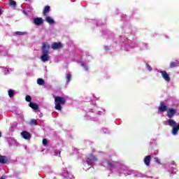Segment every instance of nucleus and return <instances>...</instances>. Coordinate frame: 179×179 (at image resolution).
<instances>
[{
	"mask_svg": "<svg viewBox=\"0 0 179 179\" xmlns=\"http://www.w3.org/2000/svg\"><path fill=\"white\" fill-rule=\"evenodd\" d=\"M71 79H72V75L71 73H68L66 76V83H69L71 82Z\"/></svg>",
	"mask_w": 179,
	"mask_h": 179,
	"instance_id": "aec40b11",
	"label": "nucleus"
},
{
	"mask_svg": "<svg viewBox=\"0 0 179 179\" xmlns=\"http://www.w3.org/2000/svg\"><path fill=\"white\" fill-rule=\"evenodd\" d=\"M15 34H17V36H24V34H26V32L15 31Z\"/></svg>",
	"mask_w": 179,
	"mask_h": 179,
	"instance_id": "bb28decb",
	"label": "nucleus"
},
{
	"mask_svg": "<svg viewBox=\"0 0 179 179\" xmlns=\"http://www.w3.org/2000/svg\"><path fill=\"white\" fill-rule=\"evenodd\" d=\"M9 159H8V157L0 155V164H6Z\"/></svg>",
	"mask_w": 179,
	"mask_h": 179,
	"instance_id": "9b49d317",
	"label": "nucleus"
},
{
	"mask_svg": "<svg viewBox=\"0 0 179 179\" xmlns=\"http://www.w3.org/2000/svg\"><path fill=\"white\" fill-rule=\"evenodd\" d=\"M86 162L87 164L90 166V164H93V163H96V162H97V158L92 154H89L88 157L86 158Z\"/></svg>",
	"mask_w": 179,
	"mask_h": 179,
	"instance_id": "f03ea898",
	"label": "nucleus"
},
{
	"mask_svg": "<svg viewBox=\"0 0 179 179\" xmlns=\"http://www.w3.org/2000/svg\"><path fill=\"white\" fill-rule=\"evenodd\" d=\"M178 130H179L178 126H177V127L173 126V127L172 129V134L177 135V134H178Z\"/></svg>",
	"mask_w": 179,
	"mask_h": 179,
	"instance_id": "a211bd4d",
	"label": "nucleus"
},
{
	"mask_svg": "<svg viewBox=\"0 0 179 179\" xmlns=\"http://www.w3.org/2000/svg\"><path fill=\"white\" fill-rule=\"evenodd\" d=\"M29 124L30 125H37V120L36 119H31Z\"/></svg>",
	"mask_w": 179,
	"mask_h": 179,
	"instance_id": "b1692460",
	"label": "nucleus"
},
{
	"mask_svg": "<svg viewBox=\"0 0 179 179\" xmlns=\"http://www.w3.org/2000/svg\"><path fill=\"white\" fill-rule=\"evenodd\" d=\"M48 143V141L46 140V138L43 139V145L45 146Z\"/></svg>",
	"mask_w": 179,
	"mask_h": 179,
	"instance_id": "cd10ccee",
	"label": "nucleus"
},
{
	"mask_svg": "<svg viewBox=\"0 0 179 179\" xmlns=\"http://www.w3.org/2000/svg\"><path fill=\"white\" fill-rule=\"evenodd\" d=\"M34 23L36 24V26H40L44 23V20H43L41 17H35L34 18Z\"/></svg>",
	"mask_w": 179,
	"mask_h": 179,
	"instance_id": "0eeeda50",
	"label": "nucleus"
},
{
	"mask_svg": "<svg viewBox=\"0 0 179 179\" xmlns=\"http://www.w3.org/2000/svg\"><path fill=\"white\" fill-rule=\"evenodd\" d=\"M2 136V132L0 131V138Z\"/></svg>",
	"mask_w": 179,
	"mask_h": 179,
	"instance_id": "72a5a7b5",
	"label": "nucleus"
},
{
	"mask_svg": "<svg viewBox=\"0 0 179 179\" xmlns=\"http://www.w3.org/2000/svg\"><path fill=\"white\" fill-rule=\"evenodd\" d=\"M0 179H5V176H1Z\"/></svg>",
	"mask_w": 179,
	"mask_h": 179,
	"instance_id": "473e14b6",
	"label": "nucleus"
},
{
	"mask_svg": "<svg viewBox=\"0 0 179 179\" xmlns=\"http://www.w3.org/2000/svg\"><path fill=\"white\" fill-rule=\"evenodd\" d=\"M22 13H23V15H25V16H27V15H28L27 11H26L24 10L22 11Z\"/></svg>",
	"mask_w": 179,
	"mask_h": 179,
	"instance_id": "7c9ffc66",
	"label": "nucleus"
},
{
	"mask_svg": "<svg viewBox=\"0 0 179 179\" xmlns=\"http://www.w3.org/2000/svg\"><path fill=\"white\" fill-rule=\"evenodd\" d=\"M29 107L32 108V110H34L35 111H37V110H38V105L34 102L29 103Z\"/></svg>",
	"mask_w": 179,
	"mask_h": 179,
	"instance_id": "4468645a",
	"label": "nucleus"
},
{
	"mask_svg": "<svg viewBox=\"0 0 179 179\" xmlns=\"http://www.w3.org/2000/svg\"><path fill=\"white\" fill-rule=\"evenodd\" d=\"M154 160H155V163H157V164H160V160L159 159V158L155 157V158H154Z\"/></svg>",
	"mask_w": 179,
	"mask_h": 179,
	"instance_id": "c85d7f7f",
	"label": "nucleus"
},
{
	"mask_svg": "<svg viewBox=\"0 0 179 179\" xmlns=\"http://www.w3.org/2000/svg\"><path fill=\"white\" fill-rule=\"evenodd\" d=\"M65 98L62 96H55V110H58V111H61L62 110V106L65 104Z\"/></svg>",
	"mask_w": 179,
	"mask_h": 179,
	"instance_id": "f257e3e1",
	"label": "nucleus"
},
{
	"mask_svg": "<svg viewBox=\"0 0 179 179\" xmlns=\"http://www.w3.org/2000/svg\"><path fill=\"white\" fill-rule=\"evenodd\" d=\"M2 15V9L0 7V16Z\"/></svg>",
	"mask_w": 179,
	"mask_h": 179,
	"instance_id": "2f4dec72",
	"label": "nucleus"
},
{
	"mask_svg": "<svg viewBox=\"0 0 179 179\" xmlns=\"http://www.w3.org/2000/svg\"><path fill=\"white\" fill-rule=\"evenodd\" d=\"M25 100L28 103H30V101H31V96H30V95H27L25 97Z\"/></svg>",
	"mask_w": 179,
	"mask_h": 179,
	"instance_id": "a878e982",
	"label": "nucleus"
},
{
	"mask_svg": "<svg viewBox=\"0 0 179 179\" xmlns=\"http://www.w3.org/2000/svg\"><path fill=\"white\" fill-rule=\"evenodd\" d=\"M150 160H152V156L147 155L144 158V163L145 166H150Z\"/></svg>",
	"mask_w": 179,
	"mask_h": 179,
	"instance_id": "f8f14e48",
	"label": "nucleus"
},
{
	"mask_svg": "<svg viewBox=\"0 0 179 179\" xmlns=\"http://www.w3.org/2000/svg\"><path fill=\"white\" fill-rule=\"evenodd\" d=\"M10 6H13V8L16 7V2L14 0H8Z\"/></svg>",
	"mask_w": 179,
	"mask_h": 179,
	"instance_id": "412c9836",
	"label": "nucleus"
},
{
	"mask_svg": "<svg viewBox=\"0 0 179 179\" xmlns=\"http://www.w3.org/2000/svg\"><path fill=\"white\" fill-rule=\"evenodd\" d=\"M81 66L85 69V71H88L89 70V66H87V65L86 64L82 63Z\"/></svg>",
	"mask_w": 179,
	"mask_h": 179,
	"instance_id": "393cba45",
	"label": "nucleus"
},
{
	"mask_svg": "<svg viewBox=\"0 0 179 179\" xmlns=\"http://www.w3.org/2000/svg\"><path fill=\"white\" fill-rule=\"evenodd\" d=\"M45 20L48 23H49V24H54V23H55V21H54L51 17H46Z\"/></svg>",
	"mask_w": 179,
	"mask_h": 179,
	"instance_id": "f3484780",
	"label": "nucleus"
},
{
	"mask_svg": "<svg viewBox=\"0 0 179 179\" xmlns=\"http://www.w3.org/2000/svg\"><path fill=\"white\" fill-rule=\"evenodd\" d=\"M158 111H161V113L167 111V106L164 105V102H160Z\"/></svg>",
	"mask_w": 179,
	"mask_h": 179,
	"instance_id": "6e6552de",
	"label": "nucleus"
},
{
	"mask_svg": "<svg viewBox=\"0 0 179 179\" xmlns=\"http://www.w3.org/2000/svg\"><path fill=\"white\" fill-rule=\"evenodd\" d=\"M178 60H176V62H171L169 64V68L173 69V68H177L178 66Z\"/></svg>",
	"mask_w": 179,
	"mask_h": 179,
	"instance_id": "2eb2a0df",
	"label": "nucleus"
},
{
	"mask_svg": "<svg viewBox=\"0 0 179 179\" xmlns=\"http://www.w3.org/2000/svg\"><path fill=\"white\" fill-rule=\"evenodd\" d=\"M37 83L38 85H39V86H43V85H45V81H44V79L43 78H38Z\"/></svg>",
	"mask_w": 179,
	"mask_h": 179,
	"instance_id": "6ab92c4d",
	"label": "nucleus"
},
{
	"mask_svg": "<svg viewBox=\"0 0 179 179\" xmlns=\"http://www.w3.org/2000/svg\"><path fill=\"white\" fill-rule=\"evenodd\" d=\"M21 135L22 136V138H24V139H30V138H31V134H30V133H29V131H22L21 132Z\"/></svg>",
	"mask_w": 179,
	"mask_h": 179,
	"instance_id": "9d476101",
	"label": "nucleus"
},
{
	"mask_svg": "<svg viewBox=\"0 0 179 179\" xmlns=\"http://www.w3.org/2000/svg\"><path fill=\"white\" fill-rule=\"evenodd\" d=\"M178 65H179V62H178Z\"/></svg>",
	"mask_w": 179,
	"mask_h": 179,
	"instance_id": "f704fd0d",
	"label": "nucleus"
},
{
	"mask_svg": "<svg viewBox=\"0 0 179 179\" xmlns=\"http://www.w3.org/2000/svg\"><path fill=\"white\" fill-rule=\"evenodd\" d=\"M64 48V45L61 42H55L52 44L51 48L52 50H61V48Z\"/></svg>",
	"mask_w": 179,
	"mask_h": 179,
	"instance_id": "39448f33",
	"label": "nucleus"
},
{
	"mask_svg": "<svg viewBox=\"0 0 179 179\" xmlns=\"http://www.w3.org/2000/svg\"><path fill=\"white\" fill-rule=\"evenodd\" d=\"M48 52H50V45L45 42L42 45V54H48Z\"/></svg>",
	"mask_w": 179,
	"mask_h": 179,
	"instance_id": "423d86ee",
	"label": "nucleus"
},
{
	"mask_svg": "<svg viewBox=\"0 0 179 179\" xmlns=\"http://www.w3.org/2000/svg\"><path fill=\"white\" fill-rule=\"evenodd\" d=\"M146 66H147V69H148V71H152V67L150 66V65H149V64H146Z\"/></svg>",
	"mask_w": 179,
	"mask_h": 179,
	"instance_id": "c756f323",
	"label": "nucleus"
},
{
	"mask_svg": "<svg viewBox=\"0 0 179 179\" xmlns=\"http://www.w3.org/2000/svg\"><path fill=\"white\" fill-rule=\"evenodd\" d=\"M108 166L110 167V169H114V167H115V163L109 161L108 162Z\"/></svg>",
	"mask_w": 179,
	"mask_h": 179,
	"instance_id": "4be33fe9",
	"label": "nucleus"
},
{
	"mask_svg": "<svg viewBox=\"0 0 179 179\" xmlns=\"http://www.w3.org/2000/svg\"><path fill=\"white\" fill-rule=\"evenodd\" d=\"M41 59L43 62H47V61L50 60V55H48V53H42Z\"/></svg>",
	"mask_w": 179,
	"mask_h": 179,
	"instance_id": "1a4fd4ad",
	"label": "nucleus"
},
{
	"mask_svg": "<svg viewBox=\"0 0 179 179\" xmlns=\"http://www.w3.org/2000/svg\"><path fill=\"white\" fill-rule=\"evenodd\" d=\"M168 122V125L169 127H176V125H177V122H176V121L171 118H169L167 121Z\"/></svg>",
	"mask_w": 179,
	"mask_h": 179,
	"instance_id": "ddd939ff",
	"label": "nucleus"
},
{
	"mask_svg": "<svg viewBox=\"0 0 179 179\" xmlns=\"http://www.w3.org/2000/svg\"><path fill=\"white\" fill-rule=\"evenodd\" d=\"M43 13V16H47V15H48V13H50V6H46L44 7Z\"/></svg>",
	"mask_w": 179,
	"mask_h": 179,
	"instance_id": "dca6fc26",
	"label": "nucleus"
},
{
	"mask_svg": "<svg viewBox=\"0 0 179 179\" xmlns=\"http://www.w3.org/2000/svg\"><path fill=\"white\" fill-rule=\"evenodd\" d=\"M159 73H161V76H162L163 79L166 82H167L168 83L170 82V75L167 73V71H159Z\"/></svg>",
	"mask_w": 179,
	"mask_h": 179,
	"instance_id": "20e7f679",
	"label": "nucleus"
},
{
	"mask_svg": "<svg viewBox=\"0 0 179 179\" xmlns=\"http://www.w3.org/2000/svg\"><path fill=\"white\" fill-rule=\"evenodd\" d=\"M166 111L168 118H173V117L177 114V110L174 109V108H171Z\"/></svg>",
	"mask_w": 179,
	"mask_h": 179,
	"instance_id": "7ed1b4c3",
	"label": "nucleus"
},
{
	"mask_svg": "<svg viewBox=\"0 0 179 179\" xmlns=\"http://www.w3.org/2000/svg\"><path fill=\"white\" fill-rule=\"evenodd\" d=\"M8 96L9 97H13L15 96V92L13 91V90H8Z\"/></svg>",
	"mask_w": 179,
	"mask_h": 179,
	"instance_id": "5701e85b",
	"label": "nucleus"
}]
</instances>
